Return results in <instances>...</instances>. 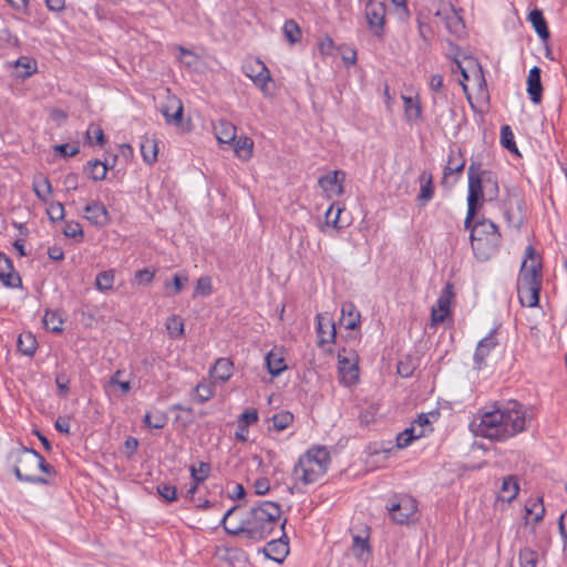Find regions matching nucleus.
<instances>
[{
    "label": "nucleus",
    "mask_w": 567,
    "mask_h": 567,
    "mask_svg": "<svg viewBox=\"0 0 567 567\" xmlns=\"http://www.w3.org/2000/svg\"><path fill=\"white\" fill-rule=\"evenodd\" d=\"M280 517V505L265 501L246 513L240 505L230 507L224 514L220 524L228 535L261 542L274 533L279 525Z\"/></svg>",
    "instance_id": "f257e3e1"
},
{
    "label": "nucleus",
    "mask_w": 567,
    "mask_h": 567,
    "mask_svg": "<svg viewBox=\"0 0 567 567\" xmlns=\"http://www.w3.org/2000/svg\"><path fill=\"white\" fill-rule=\"evenodd\" d=\"M528 414L518 401L497 403L481 414L476 434L485 439L503 442L527 429Z\"/></svg>",
    "instance_id": "f03ea898"
},
{
    "label": "nucleus",
    "mask_w": 567,
    "mask_h": 567,
    "mask_svg": "<svg viewBox=\"0 0 567 567\" xmlns=\"http://www.w3.org/2000/svg\"><path fill=\"white\" fill-rule=\"evenodd\" d=\"M468 194L467 214L464 221L465 228L471 226L472 219L477 210L481 200L492 202L498 197L499 186L496 175L491 171L482 168L480 162H472L467 171Z\"/></svg>",
    "instance_id": "7ed1b4c3"
},
{
    "label": "nucleus",
    "mask_w": 567,
    "mask_h": 567,
    "mask_svg": "<svg viewBox=\"0 0 567 567\" xmlns=\"http://www.w3.org/2000/svg\"><path fill=\"white\" fill-rule=\"evenodd\" d=\"M542 268L540 257L535 248L528 245L525 249V258L522 262L517 280V295L523 307L534 308L539 302L543 282Z\"/></svg>",
    "instance_id": "20e7f679"
},
{
    "label": "nucleus",
    "mask_w": 567,
    "mask_h": 567,
    "mask_svg": "<svg viewBox=\"0 0 567 567\" xmlns=\"http://www.w3.org/2000/svg\"><path fill=\"white\" fill-rule=\"evenodd\" d=\"M9 460L12 463L17 478L21 482L47 485L49 484V480L37 476V470H40L49 476L56 474L54 467L47 463L44 457L33 449L20 446L10 452Z\"/></svg>",
    "instance_id": "39448f33"
},
{
    "label": "nucleus",
    "mask_w": 567,
    "mask_h": 567,
    "mask_svg": "<svg viewBox=\"0 0 567 567\" xmlns=\"http://www.w3.org/2000/svg\"><path fill=\"white\" fill-rule=\"evenodd\" d=\"M330 463V453L326 446H312L299 456L291 473L292 480L302 485L315 484L326 475Z\"/></svg>",
    "instance_id": "423d86ee"
},
{
    "label": "nucleus",
    "mask_w": 567,
    "mask_h": 567,
    "mask_svg": "<svg viewBox=\"0 0 567 567\" xmlns=\"http://www.w3.org/2000/svg\"><path fill=\"white\" fill-rule=\"evenodd\" d=\"M471 229V245L478 261H487L501 247L502 236L498 227L488 219L480 220L467 228Z\"/></svg>",
    "instance_id": "0eeeda50"
},
{
    "label": "nucleus",
    "mask_w": 567,
    "mask_h": 567,
    "mask_svg": "<svg viewBox=\"0 0 567 567\" xmlns=\"http://www.w3.org/2000/svg\"><path fill=\"white\" fill-rule=\"evenodd\" d=\"M385 507L395 524L405 525L415 520L417 502L410 495H393Z\"/></svg>",
    "instance_id": "6e6552de"
},
{
    "label": "nucleus",
    "mask_w": 567,
    "mask_h": 567,
    "mask_svg": "<svg viewBox=\"0 0 567 567\" xmlns=\"http://www.w3.org/2000/svg\"><path fill=\"white\" fill-rule=\"evenodd\" d=\"M385 4L377 0H368L364 6V16L370 32L377 37L382 38L385 25Z\"/></svg>",
    "instance_id": "1a4fd4ad"
},
{
    "label": "nucleus",
    "mask_w": 567,
    "mask_h": 567,
    "mask_svg": "<svg viewBox=\"0 0 567 567\" xmlns=\"http://www.w3.org/2000/svg\"><path fill=\"white\" fill-rule=\"evenodd\" d=\"M434 16L450 33L461 35L464 32V21L451 3L440 2Z\"/></svg>",
    "instance_id": "9d476101"
},
{
    "label": "nucleus",
    "mask_w": 567,
    "mask_h": 567,
    "mask_svg": "<svg viewBox=\"0 0 567 567\" xmlns=\"http://www.w3.org/2000/svg\"><path fill=\"white\" fill-rule=\"evenodd\" d=\"M453 298V285L446 284L445 287L442 289L440 297L436 300V303L432 307L431 320L433 326L443 322L450 315V307Z\"/></svg>",
    "instance_id": "9b49d317"
},
{
    "label": "nucleus",
    "mask_w": 567,
    "mask_h": 567,
    "mask_svg": "<svg viewBox=\"0 0 567 567\" xmlns=\"http://www.w3.org/2000/svg\"><path fill=\"white\" fill-rule=\"evenodd\" d=\"M246 76L252 80L255 85L266 92L268 82L271 80L270 72L266 64L259 59L249 60L243 65Z\"/></svg>",
    "instance_id": "f8f14e48"
},
{
    "label": "nucleus",
    "mask_w": 567,
    "mask_h": 567,
    "mask_svg": "<svg viewBox=\"0 0 567 567\" xmlns=\"http://www.w3.org/2000/svg\"><path fill=\"white\" fill-rule=\"evenodd\" d=\"M317 320V333H318V346L323 347L329 343H333L337 336V330L332 318L328 313H318Z\"/></svg>",
    "instance_id": "ddd939ff"
},
{
    "label": "nucleus",
    "mask_w": 567,
    "mask_h": 567,
    "mask_svg": "<svg viewBox=\"0 0 567 567\" xmlns=\"http://www.w3.org/2000/svg\"><path fill=\"white\" fill-rule=\"evenodd\" d=\"M338 369L341 378V383L351 386L359 379V368L355 359L344 357L342 353L338 354Z\"/></svg>",
    "instance_id": "4468645a"
},
{
    "label": "nucleus",
    "mask_w": 567,
    "mask_h": 567,
    "mask_svg": "<svg viewBox=\"0 0 567 567\" xmlns=\"http://www.w3.org/2000/svg\"><path fill=\"white\" fill-rule=\"evenodd\" d=\"M0 281L8 288H20L22 280L14 270L12 260L3 252H0Z\"/></svg>",
    "instance_id": "2eb2a0df"
},
{
    "label": "nucleus",
    "mask_w": 567,
    "mask_h": 567,
    "mask_svg": "<svg viewBox=\"0 0 567 567\" xmlns=\"http://www.w3.org/2000/svg\"><path fill=\"white\" fill-rule=\"evenodd\" d=\"M84 218L96 227H105L110 223V214L105 205L99 200H93L84 207Z\"/></svg>",
    "instance_id": "dca6fc26"
},
{
    "label": "nucleus",
    "mask_w": 567,
    "mask_h": 567,
    "mask_svg": "<svg viewBox=\"0 0 567 567\" xmlns=\"http://www.w3.org/2000/svg\"><path fill=\"white\" fill-rule=\"evenodd\" d=\"M161 112L167 124L179 125L183 120V103L178 97L169 95L166 103L161 107Z\"/></svg>",
    "instance_id": "f3484780"
},
{
    "label": "nucleus",
    "mask_w": 567,
    "mask_h": 567,
    "mask_svg": "<svg viewBox=\"0 0 567 567\" xmlns=\"http://www.w3.org/2000/svg\"><path fill=\"white\" fill-rule=\"evenodd\" d=\"M497 344L498 341L493 331L489 332L485 338H483L478 342L474 353V364L476 369L481 370L482 368L485 367V359L489 355L491 351L495 349Z\"/></svg>",
    "instance_id": "a211bd4d"
},
{
    "label": "nucleus",
    "mask_w": 567,
    "mask_h": 567,
    "mask_svg": "<svg viewBox=\"0 0 567 567\" xmlns=\"http://www.w3.org/2000/svg\"><path fill=\"white\" fill-rule=\"evenodd\" d=\"M542 70L538 66H534L529 70L527 76V93L530 97V101L534 104H539L543 97V85H542Z\"/></svg>",
    "instance_id": "6ab92c4d"
},
{
    "label": "nucleus",
    "mask_w": 567,
    "mask_h": 567,
    "mask_svg": "<svg viewBox=\"0 0 567 567\" xmlns=\"http://www.w3.org/2000/svg\"><path fill=\"white\" fill-rule=\"evenodd\" d=\"M344 173L334 171L319 178V185L328 193L340 196L343 194Z\"/></svg>",
    "instance_id": "aec40b11"
},
{
    "label": "nucleus",
    "mask_w": 567,
    "mask_h": 567,
    "mask_svg": "<svg viewBox=\"0 0 567 567\" xmlns=\"http://www.w3.org/2000/svg\"><path fill=\"white\" fill-rule=\"evenodd\" d=\"M265 361L267 370L272 377L280 375L287 369L282 352L277 348L267 353Z\"/></svg>",
    "instance_id": "412c9836"
},
{
    "label": "nucleus",
    "mask_w": 567,
    "mask_h": 567,
    "mask_svg": "<svg viewBox=\"0 0 567 567\" xmlns=\"http://www.w3.org/2000/svg\"><path fill=\"white\" fill-rule=\"evenodd\" d=\"M341 322L348 330H355L360 327L361 315L352 302H344L341 307Z\"/></svg>",
    "instance_id": "4be33fe9"
},
{
    "label": "nucleus",
    "mask_w": 567,
    "mask_h": 567,
    "mask_svg": "<svg viewBox=\"0 0 567 567\" xmlns=\"http://www.w3.org/2000/svg\"><path fill=\"white\" fill-rule=\"evenodd\" d=\"M264 553L266 557L277 563H281L289 553L288 543H285L281 539H272L264 547Z\"/></svg>",
    "instance_id": "5701e85b"
},
{
    "label": "nucleus",
    "mask_w": 567,
    "mask_h": 567,
    "mask_svg": "<svg viewBox=\"0 0 567 567\" xmlns=\"http://www.w3.org/2000/svg\"><path fill=\"white\" fill-rule=\"evenodd\" d=\"M215 135L220 144H230L236 140V126L226 120L218 121L214 126Z\"/></svg>",
    "instance_id": "b1692460"
},
{
    "label": "nucleus",
    "mask_w": 567,
    "mask_h": 567,
    "mask_svg": "<svg viewBox=\"0 0 567 567\" xmlns=\"http://www.w3.org/2000/svg\"><path fill=\"white\" fill-rule=\"evenodd\" d=\"M32 188L35 196L41 200L47 203L48 198L51 196L53 189L50 179L43 174H37L33 177Z\"/></svg>",
    "instance_id": "393cba45"
},
{
    "label": "nucleus",
    "mask_w": 567,
    "mask_h": 567,
    "mask_svg": "<svg viewBox=\"0 0 567 567\" xmlns=\"http://www.w3.org/2000/svg\"><path fill=\"white\" fill-rule=\"evenodd\" d=\"M419 182L421 184L420 194L417 196V200L424 206L426 205L434 196V186L432 174L427 172H422L419 176Z\"/></svg>",
    "instance_id": "a878e982"
},
{
    "label": "nucleus",
    "mask_w": 567,
    "mask_h": 567,
    "mask_svg": "<svg viewBox=\"0 0 567 567\" xmlns=\"http://www.w3.org/2000/svg\"><path fill=\"white\" fill-rule=\"evenodd\" d=\"M210 373L216 380L226 382L233 375V362L227 358H219L216 360Z\"/></svg>",
    "instance_id": "bb28decb"
},
{
    "label": "nucleus",
    "mask_w": 567,
    "mask_h": 567,
    "mask_svg": "<svg viewBox=\"0 0 567 567\" xmlns=\"http://www.w3.org/2000/svg\"><path fill=\"white\" fill-rule=\"evenodd\" d=\"M141 153L146 164H154L157 161L158 146L154 137H143L141 142Z\"/></svg>",
    "instance_id": "cd10ccee"
},
{
    "label": "nucleus",
    "mask_w": 567,
    "mask_h": 567,
    "mask_svg": "<svg viewBox=\"0 0 567 567\" xmlns=\"http://www.w3.org/2000/svg\"><path fill=\"white\" fill-rule=\"evenodd\" d=\"M528 20L542 40L545 41L549 38V30L547 28L546 20L540 10L534 9L533 11H530Z\"/></svg>",
    "instance_id": "c85d7f7f"
},
{
    "label": "nucleus",
    "mask_w": 567,
    "mask_h": 567,
    "mask_svg": "<svg viewBox=\"0 0 567 567\" xmlns=\"http://www.w3.org/2000/svg\"><path fill=\"white\" fill-rule=\"evenodd\" d=\"M456 70L462 74L463 80L461 81V84L464 90H466L464 82L470 79L468 71L472 70L473 72H481L477 61L473 58H465L463 61L455 60V68H453V72H456Z\"/></svg>",
    "instance_id": "c756f323"
},
{
    "label": "nucleus",
    "mask_w": 567,
    "mask_h": 567,
    "mask_svg": "<svg viewBox=\"0 0 567 567\" xmlns=\"http://www.w3.org/2000/svg\"><path fill=\"white\" fill-rule=\"evenodd\" d=\"M17 69V76L20 79H27L37 72V61L28 56H21L14 62Z\"/></svg>",
    "instance_id": "7c9ffc66"
},
{
    "label": "nucleus",
    "mask_w": 567,
    "mask_h": 567,
    "mask_svg": "<svg viewBox=\"0 0 567 567\" xmlns=\"http://www.w3.org/2000/svg\"><path fill=\"white\" fill-rule=\"evenodd\" d=\"M37 344L35 337L30 332L21 333L17 341L18 350L28 357H32L35 353Z\"/></svg>",
    "instance_id": "2f4dec72"
},
{
    "label": "nucleus",
    "mask_w": 567,
    "mask_h": 567,
    "mask_svg": "<svg viewBox=\"0 0 567 567\" xmlns=\"http://www.w3.org/2000/svg\"><path fill=\"white\" fill-rule=\"evenodd\" d=\"M424 435V430H420L416 432L415 425L405 429L403 432L399 433L396 436V446L399 449H404L409 446L413 440L419 439Z\"/></svg>",
    "instance_id": "473e14b6"
},
{
    "label": "nucleus",
    "mask_w": 567,
    "mask_h": 567,
    "mask_svg": "<svg viewBox=\"0 0 567 567\" xmlns=\"http://www.w3.org/2000/svg\"><path fill=\"white\" fill-rule=\"evenodd\" d=\"M254 142L250 137L241 136L235 140L234 151L236 155L241 159H248L252 154Z\"/></svg>",
    "instance_id": "72a5a7b5"
},
{
    "label": "nucleus",
    "mask_w": 567,
    "mask_h": 567,
    "mask_svg": "<svg viewBox=\"0 0 567 567\" xmlns=\"http://www.w3.org/2000/svg\"><path fill=\"white\" fill-rule=\"evenodd\" d=\"M465 166V159L462 157V154L458 152L451 151L449 155L447 165L444 168V177L453 174V173H462Z\"/></svg>",
    "instance_id": "f704fd0d"
},
{
    "label": "nucleus",
    "mask_w": 567,
    "mask_h": 567,
    "mask_svg": "<svg viewBox=\"0 0 567 567\" xmlns=\"http://www.w3.org/2000/svg\"><path fill=\"white\" fill-rule=\"evenodd\" d=\"M370 550L371 548L368 538H362L360 536L353 537L352 553L358 559L365 560L370 555Z\"/></svg>",
    "instance_id": "c9c22d12"
},
{
    "label": "nucleus",
    "mask_w": 567,
    "mask_h": 567,
    "mask_svg": "<svg viewBox=\"0 0 567 567\" xmlns=\"http://www.w3.org/2000/svg\"><path fill=\"white\" fill-rule=\"evenodd\" d=\"M343 212V207L340 205H331L329 209L326 212V225L332 226L336 229H341L346 225L341 224V214Z\"/></svg>",
    "instance_id": "e433bc0d"
},
{
    "label": "nucleus",
    "mask_w": 567,
    "mask_h": 567,
    "mask_svg": "<svg viewBox=\"0 0 567 567\" xmlns=\"http://www.w3.org/2000/svg\"><path fill=\"white\" fill-rule=\"evenodd\" d=\"M404 103V112L408 121H416L421 117V105L411 96H402Z\"/></svg>",
    "instance_id": "4c0bfd02"
},
{
    "label": "nucleus",
    "mask_w": 567,
    "mask_h": 567,
    "mask_svg": "<svg viewBox=\"0 0 567 567\" xmlns=\"http://www.w3.org/2000/svg\"><path fill=\"white\" fill-rule=\"evenodd\" d=\"M519 567H537L538 553L532 548L524 547L518 553Z\"/></svg>",
    "instance_id": "58836bf2"
},
{
    "label": "nucleus",
    "mask_w": 567,
    "mask_h": 567,
    "mask_svg": "<svg viewBox=\"0 0 567 567\" xmlns=\"http://www.w3.org/2000/svg\"><path fill=\"white\" fill-rule=\"evenodd\" d=\"M519 491L518 483L513 476H507L503 480L502 493L503 498L511 502L514 499Z\"/></svg>",
    "instance_id": "ea45409f"
},
{
    "label": "nucleus",
    "mask_w": 567,
    "mask_h": 567,
    "mask_svg": "<svg viewBox=\"0 0 567 567\" xmlns=\"http://www.w3.org/2000/svg\"><path fill=\"white\" fill-rule=\"evenodd\" d=\"M293 421V414L288 411H281L271 417L272 426L280 432L287 429Z\"/></svg>",
    "instance_id": "a19ab883"
},
{
    "label": "nucleus",
    "mask_w": 567,
    "mask_h": 567,
    "mask_svg": "<svg viewBox=\"0 0 567 567\" xmlns=\"http://www.w3.org/2000/svg\"><path fill=\"white\" fill-rule=\"evenodd\" d=\"M143 422L147 427L159 430L166 425L167 416L162 412L146 413Z\"/></svg>",
    "instance_id": "79ce46f5"
},
{
    "label": "nucleus",
    "mask_w": 567,
    "mask_h": 567,
    "mask_svg": "<svg viewBox=\"0 0 567 567\" xmlns=\"http://www.w3.org/2000/svg\"><path fill=\"white\" fill-rule=\"evenodd\" d=\"M43 323L48 330L52 332H61L63 320L60 315L53 311H47L43 317Z\"/></svg>",
    "instance_id": "37998d69"
},
{
    "label": "nucleus",
    "mask_w": 567,
    "mask_h": 567,
    "mask_svg": "<svg viewBox=\"0 0 567 567\" xmlns=\"http://www.w3.org/2000/svg\"><path fill=\"white\" fill-rule=\"evenodd\" d=\"M282 30L285 37L291 44L297 43L300 40L301 30L295 20H287Z\"/></svg>",
    "instance_id": "c03bdc74"
},
{
    "label": "nucleus",
    "mask_w": 567,
    "mask_h": 567,
    "mask_svg": "<svg viewBox=\"0 0 567 567\" xmlns=\"http://www.w3.org/2000/svg\"><path fill=\"white\" fill-rule=\"evenodd\" d=\"M189 471L193 481L196 482V484H200L209 476L210 465L206 462H199L198 467L192 465Z\"/></svg>",
    "instance_id": "a18cd8bd"
},
{
    "label": "nucleus",
    "mask_w": 567,
    "mask_h": 567,
    "mask_svg": "<svg viewBox=\"0 0 567 567\" xmlns=\"http://www.w3.org/2000/svg\"><path fill=\"white\" fill-rule=\"evenodd\" d=\"M501 144L504 148L508 150L509 152L517 153L514 133L509 125H503L501 127Z\"/></svg>",
    "instance_id": "49530a36"
},
{
    "label": "nucleus",
    "mask_w": 567,
    "mask_h": 567,
    "mask_svg": "<svg viewBox=\"0 0 567 567\" xmlns=\"http://www.w3.org/2000/svg\"><path fill=\"white\" fill-rule=\"evenodd\" d=\"M114 278H115V276H114L113 270L100 272L95 279L96 288L101 291H106V290L112 289Z\"/></svg>",
    "instance_id": "de8ad7c7"
},
{
    "label": "nucleus",
    "mask_w": 567,
    "mask_h": 567,
    "mask_svg": "<svg viewBox=\"0 0 567 567\" xmlns=\"http://www.w3.org/2000/svg\"><path fill=\"white\" fill-rule=\"evenodd\" d=\"M166 329L172 338H182L184 336V322L178 317H171L166 321Z\"/></svg>",
    "instance_id": "09e8293b"
},
{
    "label": "nucleus",
    "mask_w": 567,
    "mask_h": 567,
    "mask_svg": "<svg viewBox=\"0 0 567 567\" xmlns=\"http://www.w3.org/2000/svg\"><path fill=\"white\" fill-rule=\"evenodd\" d=\"M91 178L94 181H103L107 174V166L101 161H92L87 164Z\"/></svg>",
    "instance_id": "8fccbe9b"
},
{
    "label": "nucleus",
    "mask_w": 567,
    "mask_h": 567,
    "mask_svg": "<svg viewBox=\"0 0 567 567\" xmlns=\"http://www.w3.org/2000/svg\"><path fill=\"white\" fill-rule=\"evenodd\" d=\"M63 234L66 237L76 239L78 241H82L84 238L82 226L78 221H66Z\"/></svg>",
    "instance_id": "3c124183"
},
{
    "label": "nucleus",
    "mask_w": 567,
    "mask_h": 567,
    "mask_svg": "<svg viewBox=\"0 0 567 567\" xmlns=\"http://www.w3.org/2000/svg\"><path fill=\"white\" fill-rule=\"evenodd\" d=\"M195 393L200 403L208 401L214 394L213 384L209 382H200L195 388Z\"/></svg>",
    "instance_id": "603ef678"
},
{
    "label": "nucleus",
    "mask_w": 567,
    "mask_h": 567,
    "mask_svg": "<svg viewBox=\"0 0 567 567\" xmlns=\"http://www.w3.org/2000/svg\"><path fill=\"white\" fill-rule=\"evenodd\" d=\"M157 493L167 503H172L177 499V489L173 485L159 484L157 486Z\"/></svg>",
    "instance_id": "864d4df0"
},
{
    "label": "nucleus",
    "mask_w": 567,
    "mask_h": 567,
    "mask_svg": "<svg viewBox=\"0 0 567 567\" xmlns=\"http://www.w3.org/2000/svg\"><path fill=\"white\" fill-rule=\"evenodd\" d=\"M213 292L212 279L208 276L198 278L195 287V295L207 297Z\"/></svg>",
    "instance_id": "5fc2aeb1"
},
{
    "label": "nucleus",
    "mask_w": 567,
    "mask_h": 567,
    "mask_svg": "<svg viewBox=\"0 0 567 567\" xmlns=\"http://www.w3.org/2000/svg\"><path fill=\"white\" fill-rule=\"evenodd\" d=\"M527 515H534V523H539L543 520L545 515V507L543 505V501H535L530 506L526 507Z\"/></svg>",
    "instance_id": "6e6d98bb"
},
{
    "label": "nucleus",
    "mask_w": 567,
    "mask_h": 567,
    "mask_svg": "<svg viewBox=\"0 0 567 567\" xmlns=\"http://www.w3.org/2000/svg\"><path fill=\"white\" fill-rule=\"evenodd\" d=\"M47 213L52 221L62 220L64 218V206L60 202H53L49 205Z\"/></svg>",
    "instance_id": "4d7b16f0"
},
{
    "label": "nucleus",
    "mask_w": 567,
    "mask_h": 567,
    "mask_svg": "<svg viewBox=\"0 0 567 567\" xmlns=\"http://www.w3.org/2000/svg\"><path fill=\"white\" fill-rule=\"evenodd\" d=\"M187 282H188L187 276L175 275L173 277L172 284L165 282V288L168 289L172 286L173 290H172V292H169V295H178L183 290L185 284H187Z\"/></svg>",
    "instance_id": "13d9d810"
},
{
    "label": "nucleus",
    "mask_w": 567,
    "mask_h": 567,
    "mask_svg": "<svg viewBox=\"0 0 567 567\" xmlns=\"http://www.w3.org/2000/svg\"><path fill=\"white\" fill-rule=\"evenodd\" d=\"M177 50L179 51L178 58L184 64L192 66L197 62V56L190 50L184 47H178Z\"/></svg>",
    "instance_id": "bf43d9fd"
},
{
    "label": "nucleus",
    "mask_w": 567,
    "mask_h": 567,
    "mask_svg": "<svg viewBox=\"0 0 567 567\" xmlns=\"http://www.w3.org/2000/svg\"><path fill=\"white\" fill-rule=\"evenodd\" d=\"M258 421V412L256 409L246 410L240 414L238 424H246L248 427L249 424H254Z\"/></svg>",
    "instance_id": "052dcab7"
},
{
    "label": "nucleus",
    "mask_w": 567,
    "mask_h": 567,
    "mask_svg": "<svg viewBox=\"0 0 567 567\" xmlns=\"http://www.w3.org/2000/svg\"><path fill=\"white\" fill-rule=\"evenodd\" d=\"M54 152L64 157H68V156L76 155L80 152V150H79V146L71 145V144L66 143V144H61V145L54 146Z\"/></svg>",
    "instance_id": "680f3d73"
},
{
    "label": "nucleus",
    "mask_w": 567,
    "mask_h": 567,
    "mask_svg": "<svg viewBox=\"0 0 567 567\" xmlns=\"http://www.w3.org/2000/svg\"><path fill=\"white\" fill-rule=\"evenodd\" d=\"M87 138L94 137L96 144L103 145L105 143L103 130L99 125H91L86 131Z\"/></svg>",
    "instance_id": "e2e57ef3"
},
{
    "label": "nucleus",
    "mask_w": 567,
    "mask_h": 567,
    "mask_svg": "<svg viewBox=\"0 0 567 567\" xmlns=\"http://www.w3.org/2000/svg\"><path fill=\"white\" fill-rule=\"evenodd\" d=\"M55 383L59 389V393L65 396L69 392L70 379L65 373H59L55 378Z\"/></svg>",
    "instance_id": "0e129e2a"
},
{
    "label": "nucleus",
    "mask_w": 567,
    "mask_h": 567,
    "mask_svg": "<svg viewBox=\"0 0 567 567\" xmlns=\"http://www.w3.org/2000/svg\"><path fill=\"white\" fill-rule=\"evenodd\" d=\"M154 275H155L154 271H152L147 268H144V269L136 271L135 278L140 284L148 285L154 279Z\"/></svg>",
    "instance_id": "69168bd1"
},
{
    "label": "nucleus",
    "mask_w": 567,
    "mask_h": 567,
    "mask_svg": "<svg viewBox=\"0 0 567 567\" xmlns=\"http://www.w3.org/2000/svg\"><path fill=\"white\" fill-rule=\"evenodd\" d=\"M109 385L111 388H117L120 390L121 395H126L132 389L130 381H122L115 379H110Z\"/></svg>",
    "instance_id": "338daca9"
},
{
    "label": "nucleus",
    "mask_w": 567,
    "mask_h": 567,
    "mask_svg": "<svg viewBox=\"0 0 567 567\" xmlns=\"http://www.w3.org/2000/svg\"><path fill=\"white\" fill-rule=\"evenodd\" d=\"M254 486H255V492L257 495H265L270 489L269 481L266 477L258 478L255 482Z\"/></svg>",
    "instance_id": "774afa93"
}]
</instances>
